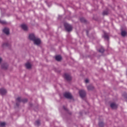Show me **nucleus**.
Returning a JSON list of instances; mask_svg holds the SVG:
<instances>
[{
	"mask_svg": "<svg viewBox=\"0 0 127 127\" xmlns=\"http://www.w3.org/2000/svg\"><path fill=\"white\" fill-rule=\"evenodd\" d=\"M29 38L30 40H32L34 42V44L36 45H39L41 43V41L40 39L35 37V36L33 34H31L29 35Z\"/></svg>",
	"mask_w": 127,
	"mask_h": 127,
	"instance_id": "obj_1",
	"label": "nucleus"
},
{
	"mask_svg": "<svg viewBox=\"0 0 127 127\" xmlns=\"http://www.w3.org/2000/svg\"><path fill=\"white\" fill-rule=\"evenodd\" d=\"M64 25L66 31H71L72 28L71 25L67 23H65Z\"/></svg>",
	"mask_w": 127,
	"mask_h": 127,
	"instance_id": "obj_2",
	"label": "nucleus"
},
{
	"mask_svg": "<svg viewBox=\"0 0 127 127\" xmlns=\"http://www.w3.org/2000/svg\"><path fill=\"white\" fill-rule=\"evenodd\" d=\"M64 78H65V79L67 81H71L72 79V77H71V75L68 73H65L64 75Z\"/></svg>",
	"mask_w": 127,
	"mask_h": 127,
	"instance_id": "obj_3",
	"label": "nucleus"
},
{
	"mask_svg": "<svg viewBox=\"0 0 127 127\" xmlns=\"http://www.w3.org/2000/svg\"><path fill=\"white\" fill-rule=\"evenodd\" d=\"M64 97L66 99H72V95L69 92H66L64 94Z\"/></svg>",
	"mask_w": 127,
	"mask_h": 127,
	"instance_id": "obj_4",
	"label": "nucleus"
},
{
	"mask_svg": "<svg viewBox=\"0 0 127 127\" xmlns=\"http://www.w3.org/2000/svg\"><path fill=\"white\" fill-rule=\"evenodd\" d=\"M79 93L81 98H84L86 96V91L85 90H80Z\"/></svg>",
	"mask_w": 127,
	"mask_h": 127,
	"instance_id": "obj_5",
	"label": "nucleus"
},
{
	"mask_svg": "<svg viewBox=\"0 0 127 127\" xmlns=\"http://www.w3.org/2000/svg\"><path fill=\"white\" fill-rule=\"evenodd\" d=\"M16 101L17 102H22V103H26V102H27V99H21L20 97H18L16 99Z\"/></svg>",
	"mask_w": 127,
	"mask_h": 127,
	"instance_id": "obj_6",
	"label": "nucleus"
},
{
	"mask_svg": "<svg viewBox=\"0 0 127 127\" xmlns=\"http://www.w3.org/2000/svg\"><path fill=\"white\" fill-rule=\"evenodd\" d=\"M3 32L6 34V35H8L9 34V29L8 28H4L3 29Z\"/></svg>",
	"mask_w": 127,
	"mask_h": 127,
	"instance_id": "obj_7",
	"label": "nucleus"
},
{
	"mask_svg": "<svg viewBox=\"0 0 127 127\" xmlns=\"http://www.w3.org/2000/svg\"><path fill=\"white\" fill-rule=\"evenodd\" d=\"M0 93L1 95H5L6 94V90L3 88L0 89Z\"/></svg>",
	"mask_w": 127,
	"mask_h": 127,
	"instance_id": "obj_8",
	"label": "nucleus"
},
{
	"mask_svg": "<svg viewBox=\"0 0 127 127\" xmlns=\"http://www.w3.org/2000/svg\"><path fill=\"white\" fill-rule=\"evenodd\" d=\"M21 27L25 31H26V30H27V29H28L27 26L26 25L24 24H22L21 25Z\"/></svg>",
	"mask_w": 127,
	"mask_h": 127,
	"instance_id": "obj_9",
	"label": "nucleus"
},
{
	"mask_svg": "<svg viewBox=\"0 0 127 127\" xmlns=\"http://www.w3.org/2000/svg\"><path fill=\"white\" fill-rule=\"evenodd\" d=\"M110 107L112 108V109H117L118 108V105L113 103L111 104Z\"/></svg>",
	"mask_w": 127,
	"mask_h": 127,
	"instance_id": "obj_10",
	"label": "nucleus"
},
{
	"mask_svg": "<svg viewBox=\"0 0 127 127\" xmlns=\"http://www.w3.org/2000/svg\"><path fill=\"white\" fill-rule=\"evenodd\" d=\"M62 60V57H61V56L58 55L56 57V60H57V61H61Z\"/></svg>",
	"mask_w": 127,
	"mask_h": 127,
	"instance_id": "obj_11",
	"label": "nucleus"
},
{
	"mask_svg": "<svg viewBox=\"0 0 127 127\" xmlns=\"http://www.w3.org/2000/svg\"><path fill=\"white\" fill-rule=\"evenodd\" d=\"M25 66L27 69H30L31 68V64L29 63H27L25 64Z\"/></svg>",
	"mask_w": 127,
	"mask_h": 127,
	"instance_id": "obj_12",
	"label": "nucleus"
},
{
	"mask_svg": "<svg viewBox=\"0 0 127 127\" xmlns=\"http://www.w3.org/2000/svg\"><path fill=\"white\" fill-rule=\"evenodd\" d=\"M7 64H4L1 65V67L2 69H7Z\"/></svg>",
	"mask_w": 127,
	"mask_h": 127,
	"instance_id": "obj_13",
	"label": "nucleus"
},
{
	"mask_svg": "<svg viewBox=\"0 0 127 127\" xmlns=\"http://www.w3.org/2000/svg\"><path fill=\"white\" fill-rule=\"evenodd\" d=\"M121 35L122 36H123V37H125V36L127 35V32H126V31H122L121 32Z\"/></svg>",
	"mask_w": 127,
	"mask_h": 127,
	"instance_id": "obj_14",
	"label": "nucleus"
},
{
	"mask_svg": "<svg viewBox=\"0 0 127 127\" xmlns=\"http://www.w3.org/2000/svg\"><path fill=\"white\" fill-rule=\"evenodd\" d=\"M94 89V86H91V85H89L88 86H87V90H88L89 91L91 90H93Z\"/></svg>",
	"mask_w": 127,
	"mask_h": 127,
	"instance_id": "obj_15",
	"label": "nucleus"
},
{
	"mask_svg": "<svg viewBox=\"0 0 127 127\" xmlns=\"http://www.w3.org/2000/svg\"><path fill=\"white\" fill-rule=\"evenodd\" d=\"M104 37L105 39H107V40H109V35H108V34L105 33Z\"/></svg>",
	"mask_w": 127,
	"mask_h": 127,
	"instance_id": "obj_16",
	"label": "nucleus"
},
{
	"mask_svg": "<svg viewBox=\"0 0 127 127\" xmlns=\"http://www.w3.org/2000/svg\"><path fill=\"white\" fill-rule=\"evenodd\" d=\"M0 23H1V24H6V22L5 21H2L0 19Z\"/></svg>",
	"mask_w": 127,
	"mask_h": 127,
	"instance_id": "obj_17",
	"label": "nucleus"
},
{
	"mask_svg": "<svg viewBox=\"0 0 127 127\" xmlns=\"http://www.w3.org/2000/svg\"><path fill=\"white\" fill-rule=\"evenodd\" d=\"M5 126V123L4 122H0V127H4Z\"/></svg>",
	"mask_w": 127,
	"mask_h": 127,
	"instance_id": "obj_18",
	"label": "nucleus"
},
{
	"mask_svg": "<svg viewBox=\"0 0 127 127\" xmlns=\"http://www.w3.org/2000/svg\"><path fill=\"white\" fill-rule=\"evenodd\" d=\"M99 127H104V123L103 122H100L99 123Z\"/></svg>",
	"mask_w": 127,
	"mask_h": 127,
	"instance_id": "obj_19",
	"label": "nucleus"
},
{
	"mask_svg": "<svg viewBox=\"0 0 127 127\" xmlns=\"http://www.w3.org/2000/svg\"><path fill=\"white\" fill-rule=\"evenodd\" d=\"M40 125V121L37 120L36 121V126H39Z\"/></svg>",
	"mask_w": 127,
	"mask_h": 127,
	"instance_id": "obj_20",
	"label": "nucleus"
},
{
	"mask_svg": "<svg viewBox=\"0 0 127 127\" xmlns=\"http://www.w3.org/2000/svg\"><path fill=\"white\" fill-rule=\"evenodd\" d=\"M98 51H99V52H100L101 53H104V51H105V50H104V48H102Z\"/></svg>",
	"mask_w": 127,
	"mask_h": 127,
	"instance_id": "obj_21",
	"label": "nucleus"
},
{
	"mask_svg": "<svg viewBox=\"0 0 127 127\" xmlns=\"http://www.w3.org/2000/svg\"><path fill=\"white\" fill-rule=\"evenodd\" d=\"M80 21L81 22H86V20L84 18H80Z\"/></svg>",
	"mask_w": 127,
	"mask_h": 127,
	"instance_id": "obj_22",
	"label": "nucleus"
},
{
	"mask_svg": "<svg viewBox=\"0 0 127 127\" xmlns=\"http://www.w3.org/2000/svg\"><path fill=\"white\" fill-rule=\"evenodd\" d=\"M107 14H108V11H103V15H107Z\"/></svg>",
	"mask_w": 127,
	"mask_h": 127,
	"instance_id": "obj_23",
	"label": "nucleus"
},
{
	"mask_svg": "<svg viewBox=\"0 0 127 127\" xmlns=\"http://www.w3.org/2000/svg\"><path fill=\"white\" fill-rule=\"evenodd\" d=\"M7 47L8 46V43H5V44H3V47Z\"/></svg>",
	"mask_w": 127,
	"mask_h": 127,
	"instance_id": "obj_24",
	"label": "nucleus"
},
{
	"mask_svg": "<svg viewBox=\"0 0 127 127\" xmlns=\"http://www.w3.org/2000/svg\"><path fill=\"white\" fill-rule=\"evenodd\" d=\"M85 83H89V79H85Z\"/></svg>",
	"mask_w": 127,
	"mask_h": 127,
	"instance_id": "obj_25",
	"label": "nucleus"
},
{
	"mask_svg": "<svg viewBox=\"0 0 127 127\" xmlns=\"http://www.w3.org/2000/svg\"><path fill=\"white\" fill-rule=\"evenodd\" d=\"M64 109L65 111H67V108L65 106H64Z\"/></svg>",
	"mask_w": 127,
	"mask_h": 127,
	"instance_id": "obj_26",
	"label": "nucleus"
},
{
	"mask_svg": "<svg viewBox=\"0 0 127 127\" xmlns=\"http://www.w3.org/2000/svg\"><path fill=\"white\" fill-rule=\"evenodd\" d=\"M1 61H2V59H1V58H0V62H1Z\"/></svg>",
	"mask_w": 127,
	"mask_h": 127,
	"instance_id": "obj_27",
	"label": "nucleus"
},
{
	"mask_svg": "<svg viewBox=\"0 0 127 127\" xmlns=\"http://www.w3.org/2000/svg\"><path fill=\"white\" fill-rule=\"evenodd\" d=\"M16 105L18 106V105H17V104H16Z\"/></svg>",
	"mask_w": 127,
	"mask_h": 127,
	"instance_id": "obj_28",
	"label": "nucleus"
}]
</instances>
